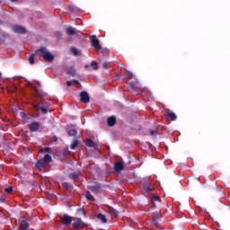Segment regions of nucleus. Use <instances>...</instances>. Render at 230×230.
Instances as JSON below:
<instances>
[{
  "mask_svg": "<svg viewBox=\"0 0 230 230\" xmlns=\"http://www.w3.org/2000/svg\"><path fill=\"white\" fill-rule=\"evenodd\" d=\"M97 219H99L102 224H107V217H105L103 214H98Z\"/></svg>",
  "mask_w": 230,
  "mask_h": 230,
  "instance_id": "17",
  "label": "nucleus"
},
{
  "mask_svg": "<svg viewBox=\"0 0 230 230\" xmlns=\"http://www.w3.org/2000/svg\"><path fill=\"white\" fill-rule=\"evenodd\" d=\"M160 217H161V210L157 209L155 212L153 213L154 223L155 224Z\"/></svg>",
  "mask_w": 230,
  "mask_h": 230,
  "instance_id": "14",
  "label": "nucleus"
},
{
  "mask_svg": "<svg viewBox=\"0 0 230 230\" xmlns=\"http://www.w3.org/2000/svg\"><path fill=\"white\" fill-rule=\"evenodd\" d=\"M91 67H93V69H94L95 71L98 70V62L92 61L91 62Z\"/></svg>",
  "mask_w": 230,
  "mask_h": 230,
  "instance_id": "27",
  "label": "nucleus"
},
{
  "mask_svg": "<svg viewBox=\"0 0 230 230\" xmlns=\"http://www.w3.org/2000/svg\"><path fill=\"white\" fill-rule=\"evenodd\" d=\"M66 35H75V37H82V31L75 30L74 27H67Z\"/></svg>",
  "mask_w": 230,
  "mask_h": 230,
  "instance_id": "7",
  "label": "nucleus"
},
{
  "mask_svg": "<svg viewBox=\"0 0 230 230\" xmlns=\"http://www.w3.org/2000/svg\"><path fill=\"white\" fill-rule=\"evenodd\" d=\"M90 40L93 48H94L96 51H100V49H102V45H100V40L96 38V35H92L90 37Z\"/></svg>",
  "mask_w": 230,
  "mask_h": 230,
  "instance_id": "5",
  "label": "nucleus"
},
{
  "mask_svg": "<svg viewBox=\"0 0 230 230\" xmlns=\"http://www.w3.org/2000/svg\"><path fill=\"white\" fill-rule=\"evenodd\" d=\"M52 141H53L54 143H57V141H58V137H57V136H53V137H52Z\"/></svg>",
  "mask_w": 230,
  "mask_h": 230,
  "instance_id": "37",
  "label": "nucleus"
},
{
  "mask_svg": "<svg viewBox=\"0 0 230 230\" xmlns=\"http://www.w3.org/2000/svg\"><path fill=\"white\" fill-rule=\"evenodd\" d=\"M123 168H125V166L123 165V164L119 163V162H117L115 164V166H114V169H115V172H121L123 170Z\"/></svg>",
  "mask_w": 230,
  "mask_h": 230,
  "instance_id": "16",
  "label": "nucleus"
},
{
  "mask_svg": "<svg viewBox=\"0 0 230 230\" xmlns=\"http://www.w3.org/2000/svg\"><path fill=\"white\" fill-rule=\"evenodd\" d=\"M111 215H114L115 217H118L119 215V212L116 210L115 208H111Z\"/></svg>",
  "mask_w": 230,
  "mask_h": 230,
  "instance_id": "30",
  "label": "nucleus"
},
{
  "mask_svg": "<svg viewBox=\"0 0 230 230\" xmlns=\"http://www.w3.org/2000/svg\"><path fill=\"white\" fill-rule=\"evenodd\" d=\"M15 1H17V0H11V3H15Z\"/></svg>",
  "mask_w": 230,
  "mask_h": 230,
  "instance_id": "42",
  "label": "nucleus"
},
{
  "mask_svg": "<svg viewBox=\"0 0 230 230\" xmlns=\"http://www.w3.org/2000/svg\"><path fill=\"white\" fill-rule=\"evenodd\" d=\"M125 76H126V78H132V73L127 72Z\"/></svg>",
  "mask_w": 230,
  "mask_h": 230,
  "instance_id": "35",
  "label": "nucleus"
},
{
  "mask_svg": "<svg viewBox=\"0 0 230 230\" xmlns=\"http://www.w3.org/2000/svg\"><path fill=\"white\" fill-rule=\"evenodd\" d=\"M72 226L73 230L84 229V227H85V222H84L80 217H73Z\"/></svg>",
  "mask_w": 230,
  "mask_h": 230,
  "instance_id": "4",
  "label": "nucleus"
},
{
  "mask_svg": "<svg viewBox=\"0 0 230 230\" xmlns=\"http://www.w3.org/2000/svg\"><path fill=\"white\" fill-rule=\"evenodd\" d=\"M36 101L32 102V105L36 111H41L43 114H48L49 112V107H51V103L49 102V99L48 96L42 92L36 90Z\"/></svg>",
  "mask_w": 230,
  "mask_h": 230,
  "instance_id": "1",
  "label": "nucleus"
},
{
  "mask_svg": "<svg viewBox=\"0 0 230 230\" xmlns=\"http://www.w3.org/2000/svg\"><path fill=\"white\" fill-rule=\"evenodd\" d=\"M1 202H4V199L1 198L0 199Z\"/></svg>",
  "mask_w": 230,
  "mask_h": 230,
  "instance_id": "41",
  "label": "nucleus"
},
{
  "mask_svg": "<svg viewBox=\"0 0 230 230\" xmlns=\"http://www.w3.org/2000/svg\"><path fill=\"white\" fill-rule=\"evenodd\" d=\"M165 116L167 119H170V121H175L177 119V115L175 114V112L170 110H167V111L165 112Z\"/></svg>",
  "mask_w": 230,
  "mask_h": 230,
  "instance_id": "11",
  "label": "nucleus"
},
{
  "mask_svg": "<svg viewBox=\"0 0 230 230\" xmlns=\"http://www.w3.org/2000/svg\"><path fill=\"white\" fill-rule=\"evenodd\" d=\"M67 75L75 76L76 75V70H75V68H70L69 70H67Z\"/></svg>",
  "mask_w": 230,
  "mask_h": 230,
  "instance_id": "26",
  "label": "nucleus"
},
{
  "mask_svg": "<svg viewBox=\"0 0 230 230\" xmlns=\"http://www.w3.org/2000/svg\"><path fill=\"white\" fill-rule=\"evenodd\" d=\"M70 53H73L74 57H78V55H80V51H78V49L75 47H71Z\"/></svg>",
  "mask_w": 230,
  "mask_h": 230,
  "instance_id": "21",
  "label": "nucleus"
},
{
  "mask_svg": "<svg viewBox=\"0 0 230 230\" xmlns=\"http://www.w3.org/2000/svg\"><path fill=\"white\" fill-rule=\"evenodd\" d=\"M40 128V122L38 121H32L30 124V130L31 132H37Z\"/></svg>",
  "mask_w": 230,
  "mask_h": 230,
  "instance_id": "12",
  "label": "nucleus"
},
{
  "mask_svg": "<svg viewBox=\"0 0 230 230\" xmlns=\"http://www.w3.org/2000/svg\"><path fill=\"white\" fill-rule=\"evenodd\" d=\"M92 191H93V193H100V191H102V187L100 185H95L92 187Z\"/></svg>",
  "mask_w": 230,
  "mask_h": 230,
  "instance_id": "23",
  "label": "nucleus"
},
{
  "mask_svg": "<svg viewBox=\"0 0 230 230\" xmlns=\"http://www.w3.org/2000/svg\"><path fill=\"white\" fill-rule=\"evenodd\" d=\"M108 127H114L116 125V117L111 116L107 119Z\"/></svg>",
  "mask_w": 230,
  "mask_h": 230,
  "instance_id": "13",
  "label": "nucleus"
},
{
  "mask_svg": "<svg viewBox=\"0 0 230 230\" xmlns=\"http://www.w3.org/2000/svg\"><path fill=\"white\" fill-rule=\"evenodd\" d=\"M35 57H42L46 62H53V60H55V56H53V54H51V52H49L46 47H40L30 56L29 63L31 66L35 64Z\"/></svg>",
  "mask_w": 230,
  "mask_h": 230,
  "instance_id": "2",
  "label": "nucleus"
},
{
  "mask_svg": "<svg viewBox=\"0 0 230 230\" xmlns=\"http://www.w3.org/2000/svg\"><path fill=\"white\" fill-rule=\"evenodd\" d=\"M109 66V63L107 61H105L103 64H102V69H107Z\"/></svg>",
  "mask_w": 230,
  "mask_h": 230,
  "instance_id": "34",
  "label": "nucleus"
},
{
  "mask_svg": "<svg viewBox=\"0 0 230 230\" xmlns=\"http://www.w3.org/2000/svg\"><path fill=\"white\" fill-rule=\"evenodd\" d=\"M66 133L68 134V136H76L77 131L75 128L71 129L69 128H66Z\"/></svg>",
  "mask_w": 230,
  "mask_h": 230,
  "instance_id": "20",
  "label": "nucleus"
},
{
  "mask_svg": "<svg viewBox=\"0 0 230 230\" xmlns=\"http://www.w3.org/2000/svg\"><path fill=\"white\" fill-rule=\"evenodd\" d=\"M197 181H200V178H197Z\"/></svg>",
  "mask_w": 230,
  "mask_h": 230,
  "instance_id": "44",
  "label": "nucleus"
},
{
  "mask_svg": "<svg viewBox=\"0 0 230 230\" xmlns=\"http://www.w3.org/2000/svg\"><path fill=\"white\" fill-rule=\"evenodd\" d=\"M66 85H67V87H71L73 85V82L67 81Z\"/></svg>",
  "mask_w": 230,
  "mask_h": 230,
  "instance_id": "38",
  "label": "nucleus"
},
{
  "mask_svg": "<svg viewBox=\"0 0 230 230\" xmlns=\"http://www.w3.org/2000/svg\"><path fill=\"white\" fill-rule=\"evenodd\" d=\"M77 212H78V213H81V215L85 216V210H84V208H79V209H77Z\"/></svg>",
  "mask_w": 230,
  "mask_h": 230,
  "instance_id": "33",
  "label": "nucleus"
},
{
  "mask_svg": "<svg viewBox=\"0 0 230 230\" xmlns=\"http://www.w3.org/2000/svg\"><path fill=\"white\" fill-rule=\"evenodd\" d=\"M80 102L83 103H89L91 102V97H89V93L85 91L80 93Z\"/></svg>",
  "mask_w": 230,
  "mask_h": 230,
  "instance_id": "8",
  "label": "nucleus"
},
{
  "mask_svg": "<svg viewBox=\"0 0 230 230\" xmlns=\"http://www.w3.org/2000/svg\"><path fill=\"white\" fill-rule=\"evenodd\" d=\"M86 199H87L88 200H94V198L93 197V194H91L90 191H87V192H86Z\"/></svg>",
  "mask_w": 230,
  "mask_h": 230,
  "instance_id": "29",
  "label": "nucleus"
},
{
  "mask_svg": "<svg viewBox=\"0 0 230 230\" xmlns=\"http://www.w3.org/2000/svg\"><path fill=\"white\" fill-rule=\"evenodd\" d=\"M84 67H85V68L89 67V65H85Z\"/></svg>",
  "mask_w": 230,
  "mask_h": 230,
  "instance_id": "43",
  "label": "nucleus"
},
{
  "mask_svg": "<svg viewBox=\"0 0 230 230\" xmlns=\"http://www.w3.org/2000/svg\"><path fill=\"white\" fill-rule=\"evenodd\" d=\"M78 146V140H74L70 146L71 150H75Z\"/></svg>",
  "mask_w": 230,
  "mask_h": 230,
  "instance_id": "25",
  "label": "nucleus"
},
{
  "mask_svg": "<svg viewBox=\"0 0 230 230\" xmlns=\"http://www.w3.org/2000/svg\"><path fill=\"white\" fill-rule=\"evenodd\" d=\"M12 30L14 31V33H20L21 35L26 33V28L21 25H13Z\"/></svg>",
  "mask_w": 230,
  "mask_h": 230,
  "instance_id": "10",
  "label": "nucleus"
},
{
  "mask_svg": "<svg viewBox=\"0 0 230 230\" xmlns=\"http://www.w3.org/2000/svg\"><path fill=\"white\" fill-rule=\"evenodd\" d=\"M151 202L153 204L151 209H154V208H155V202H161V198L159 196H155L153 199H151Z\"/></svg>",
  "mask_w": 230,
  "mask_h": 230,
  "instance_id": "19",
  "label": "nucleus"
},
{
  "mask_svg": "<svg viewBox=\"0 0 230 230\" xmlns=\"http://www.w3.org/2000/svg\"><path fill=\"white\" fill-rule=\"evenodd\" d=\"M51 161H53V159L51 158V155L47 154L44 155L43 158L38 160L35 166L36 168H38V170H44L46 164H48V163H51Z\"/></svg>",
  "mask_w": 230,
  "mask_h": 230,
  "instance_id": "3",
  "label": "nucleus"
},
{
  "mask_svg": "<svg viewBox=\"0 0 230 230\" xmlns=\"http://www.w3.org/2000/svg\"><path fill=\"white\" fill-rule=\"evenodd\" d=\"M51 151V147H44L41 149V152H50Z\"/></svg>",
  "mask_w": 230,
  "mask_h": 230,
  "instance_id": "31",
  "label": "nucleus"
},
{
  "mask_svg": "<svg viewBox=\"0 0 230 230\" xmlns=\"http://www.w3.org/2000/svg\"><path fill=\"white\" fill-rule=\"evenodd\" d=\"M149 134H150L151 136H155V134H157V130L151 129V130L149 131Z\"/></svg>",
  "mask_w": 230,
  "mask_h": 230,
  "instance_id": "36",
  "label": "nucleus"
},
{
  "mask_svg": "<svg viewBox=\"0 0 230 230\" xmlns=\"http://www.w3.org/2000/svg\"><path fill=\"white\" fill-rule=\"evenodd\" d=\"M65 188H67L68 190H71V185L67 183H64Z\"/></svg>",
  "mask_w": 230,
  "mask_h": 230,
  "instance_id": "39",
  "label": "nucleus"
},
{
  "mask_svg": "<svg viewBox=\"0 0 230 230\" xmlns=\"http://www.w3.org/2000/svg\"><path fill=\"white\" fill-rule=\"evenodd\" d=\"M73 218L71 216L67 214H64V216L61 217V222L63 226H71L73 223Z\"/></svg>",
  "mask_w": 230,
  "mask_h": 230,
  "instance_id": "6",
  "label": "nucleus"
},
{
  "mask_svg": "<svg viewBox=\"0 0 230 230\" xmlns=\"http://www.w3.org/2000/svg\"><path fill=\"white\" fill-rule=\"evenodd\" d=\"M59 37H62V32H57Z\"/></svg>",
  "mask_w": 230,
  "mask_h": 230,
  "instance_id": "40",
  "label": "nucleus"
},
{
  "mask_svg": "<svg viewBox=\"0 0 230 230\" xmlns=\"http://www.w3.org/2000/svg\"><path fill=\"white\" fill-rule=\"evenodd\" d=\"M80 177V173L78 172H72L69 174L70 179H74V181H76Z\"/></svg>",
  "mask_w": 230,
  "mask_h": 230,
  "instance_id": "24",
  "label": "nucleus"
},
{
  "mask_svg": "<svg viewBox=\"0 0 230 230\" xmlns=\"http://www.w3.org/2000/svg\"><path fill=\"white\" fill-rule=\"evenodd\" d=\"M5 193H7L8 195L13 193V187H8L4 189Z\"/></svg>",
  "mask_w": 230,
  "mask_h": 230,
  "instance_id": "28",
  "label": "nucleus"
},
{
  "mask_svg": "<svg viewBox=\"0 0 230 230\" xmlns=\"http://www.w3.org/2000/svg\"><path fill=\"white\" fill-rule=\"evenodd\" d=\"M20 230H28L30 229V223L26 217H22L19 225Z\"/></svg>",
  "mask_w": 230,
  "mask_h": 230,
  "instance_id": "9",
  "label": "nucleus"
},
{
  "mask_svg": "<svg viewBox=\"0 0 230 230\" xmlns=\"http://www.w3.org/2000/svg\"><path fill=\"white\" fill-rule=\"evenodd\" d=\"M85 146H89V148H96V143H94V141H93L92 139H87L85 141Z\"/></svg>",
  "mask_w": 230,
  "mask_h": 230,
  "instance_id": "15",
  "label": "nucleus"
},
{
  "mask_svg": "<svg viewBox=\"0 0 230 230\" xmlns=\"http://www.w3.org/2000/svg\"><path fill=\"white\" fill-rule=\"evenodd\" d=\"M67 8H68V12L70 13H78V7H76L75 5L70 4V5H68Z\"/></svg>",
  "mask_w": 230,
  "mask_h": 230,
  "instance_id": "18",
  "label": "nucleus"
},
{
  "mask_svg": "<svg viewBox=\"0 0 230 230\" xmlns=\"http://www.w3.org/2000/svg\"><path fill=\"white\" fill-rule=\"evenodd\" d=\"M129 87L132 89V91H136V84H134V83H130Z\"/></svg>",
  "mask_w": 230,
  "mask_h": 230,
  "instance_id": "32",
  "label": "nucleus"
},
{
  "mask_svg": "<svg viewBox=\"0 0 230 230\" xmlns=\"http://www.w3.org/2000/svg\"><path fill=\"white\" fill-rule=\"evenodd\" d=\"M144 189L146 190V194L150 195V193L152 192V188H150V184L149 183H145L144 184Z\"/></svg>",
  "mask_w": 230,
  "mask_h": 230,
  "instance_id": "22",
  "label": "nucleus"
},
{
  "mask_svg": "<svg viewBox=\"0 0 230 230\" xmlns=\"http://www.w3.org/2000/svg\"><path fill=\"white\" fill-rule=\"evenodd\" d=\"M22 115L25 116V114H24V113H22Z\"/></svg>",
  "mask_w": 230,
  "mask_h": 230,
  "instance_id": "45",
  "label": "nucleus"
}]
</instances>
